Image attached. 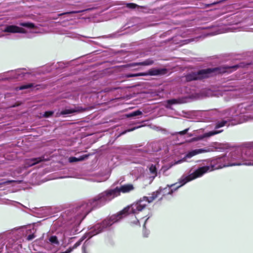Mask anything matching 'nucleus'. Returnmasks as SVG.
<instances>
[{
	"label": "nucleus",
	"mask_w": 253,
	"mask_h": 253,
	"mask_svg": "<svg viewBox=\"0 0 253 253\" xmlns=\"http://www.w3.org/2000/svg\"><path fill=\"white\" fill-rule=\"evenodd\" d=\"M126 7L128 8L134 9L136 7H138V5L133 3H126Z\"/></svg>",
	"instance_id": "c756f323"
},
{
	"label": "nucleus",
	"mask_w": 253,
	"mask_h": 253,
	"mask_svg": "<svg viewBox=\"0 0 253 253\" xmlns=\"http://www.w3.org/2000/svg\"><path fill=\"white\" fill-rule=\"evenodd\" d=\"M183 103L181 99H171L167 100V107L168 108H170V105L173 104H181Z\"/></svg>",
	"instance_id": "aec40b11"
},
{
	"label": "nucleus",
	"mask_w": 253,
	"mask_h": 253,
	"mask_svg": "<svg viewBox=\"0 0 253 253\" xmlns=\"http://www.w3.org/2000/svg\"><path fill=\"white\" fill-rule=\"evenodd\" d=\"M233 67H237V66H235Z\"/></svg>",
	"instance_id": "49530a36"
},
{
	"label": "nucleus",
	"mask_w": 253,
	"mask_h": 253,
	"mask_svg": "<svg viewBox=\"0 0 253 253\" xmlns=\"http://www.w3.org/2000/svg\"><path fill=\"white\" fill-rule=\"evenodd\" d=\"M193 180V179L190 172H189L188 175L184 174L178 179L177 182L171 185H168L166 187L164 188L160 187L159 189H162L160 194H162L163 196L172 195V193L178 188Z\"/></svg>",
	"instance_id": "6e6552de"
},
{
	"label": "nucleus",
	"mask_w": 253,
	"mask_h": 253,
	"mask_svg": "<svg viewBox=\"0 0 253 253\" xmlns=\"http://www.w3.org/2000/svg\"><path fill=\"white\" fill-rule=\"evenodd\" d=\"M251 107L241 104L229 107L221 111L216 110L217 115L223 119L215 124V129L205 133L203 135L191 139V141L202 140L222 132L223 130L220 127L227 125L228 122H234L235 124H242L253 121V114L251 112Z\"/></svg>",
	"instance_id": "7ed1b4c3"
},
{
	"label": "nucleus",
	"mask_w": 253,
	"mask_h": 253,
	"mask_svg": "<svg viewBox=\"0 0 253 253\" xmlns=\"http://www.w3.org/2000/svg\"><path fill=\"white\" fill-rule=\"evenodd\" d=\"M153 63V61L151 59H147L143 62H136L132 64L131 66H135L138 65L147 66L152 65Z\"/></svg>",
	"instance_id": "412c9836"
},
{
	"label": "nucleus",
	"mask_w": 253,
	"mask_h": 253,
	"mask_svg": "<svg viewBox=\"0 0 253 253\" xmlns=\"http://www.w3.org/2000/svg\"><path fill=\"white\" fill-rule=\"evenodd\" d=\"M158 144V143L157 142H155V143H152V146H153L154 145H157Z\"/></svg>",
	"instance_id": "79ce46f5"
},
{
	"label": "nucleus",
	"mask_w": 253,
	"mask_h": 253,
	"mask_svg": "<svg viewBox=\"0 0 253 253\" xmlns=\"http://www.w3.org/2000/svg\"><path fill=\"white\" fill-rule=\"evenodd\" d=\"M3 203L6 205H11L16 206L17 204H19L21 205V204L17 202L14 201H11L8 199L4 200L3 201Z\"/></svg>",
	"instance_id": "5701e85b"
},
{
	"label": "nucleus",
	"mask_w": 253,
	"mask_h": 253,
	"mask_svg": "<svg viewBox=\"0 0 253 253\" xmlns=\"http://www.w3.org/2000/svg\"><path fill=\"white\" fill-rule=\"evenodd\" d=\"M190 136H192L193 135L192 134H189Z\"/></svg>",
	"instance_id": "37998d69"
},
{
	"label": "nucleus",
	"mask_w": 253,
	"mask_h": 253,
	"mask_svg": "<svg viewBox=\"0 0 253 253\" xmlns=\"http://www.w3.org/2000/svg\"><path fill=\"white\" fill-rule=\"evenodd\" d=\"M115 190H117L119 194L118 196L120 195L121 193H128L134 190V187L131 184H127L122 185L120 187H116L114 188Z\"/></svg>",
	"instance_id": "f3484780"
},
{
	"label": "nucleus",
	"mask_w": 253,
	"mask_h": 253,
	"mask_svg": "<svg viewBox=\"0 0 253 253\" xmlns=\"http://www.w3.org/2000/svg\"><path fill=\"white\" fill-rule=\"evenodd\" d=\"M162 189H159L155 192H153L150 196H144L140 199L138 201L133 203L130 206L125 208L126 211L129 213H139L145 208L147 204L152 202L154 200L158 198L160 195Z\"/></svg>",
	"instance_id": "0eeeda50"
},
{
	"label": "nucleus",
	"mask_w": 253,
	"mask_h": 253,
	"mask_svg": "<svg viewBox=\"0 0 253 253\" xmlns=\"http://www.w3.org/2000/svg\"><path fill=\"white\" fill-rule=\"evenodd\" d=\"M167 73V70L166 69H157L152 68L148 71L147 72L139 73L136 74L128 73L126 74V77L127 78L136 77L139 76H159L164 75Z\"/></svg>",
	"instance_id": "ddd939ff"
},
{
	"label": "nucleus",
	"mask_w": 253,
	"mask_h": 253,
	"mask_svg": "<svg viewBox=\"0 0 253 253\" xmlns=\"http://www.w3.org/2000/svg\"><path fill=\"white\" fill-rule=\"evenodd\" d=\"M93 226H94L90 227L89 232L83 236L77 243L75 244V245L72 247H70L66 251L60 253H71L73 251V250L79 246L81 244L82 242L87 238L88 239L85 241L84 245L82 247V253H88V252L86 251V247L88 244V239L93 236V235H92L91 233V230Z\"/></svg>",
	"instance_id": "9b49d317"
},
{
	"label": "nucleus",
	"mask_w": 253,
	"mask_h": 253,
	"mask_svg": "<svg viewBox=\"0 0 253 253\" xmlns=\"http://www.w3.org/2000/svg\"><path fill=\"white\" fill-rule=\"evenodd\" d=\"M142 114V112L141 111L138 110L135 111L134 112H132L131 113L126 114V116L127 118H131V117H135L137 116L141 115Z\"/></svg>",
	"instance_id": "4be33fe9"
},
{
	"label": "nucleus",
	"mask_w": 253,
	"mask_h": 253,
	"mask_svg": "<svg viewBox=\"0 0 253 253\" xmlns=\"http://www.w3.org/2000/svg\"><path fill=\"white\" fill-rule=\"evenodd\" d=\"M168 169H167L166 167H163L161 169V171H163L164 172L165 170H166Z\"/></svg>",
	"instance_id": "58836bf2"
},
{
	"label": "nucleus",
	"mask_w": 253,
	"mask_h": 253,
	"mask_svg": "<svg viewBox=\"0 0 253 253\" xmlns=\"http://www.w3.org/2000/svg\"><path fill=\"white\" fill-rule=\"evenodd\" d=\"M84 111V109L81 107H75L74 108H65L59 113H57V116H66L75 113L81 112Z\"/></svg>",
	"instance_id": "2eb2a0df"
},
{
	"label": "nucleus",
	"mask_w": 253,
	"mask_h": 253,
	"mask_svg": "<svg viewBox=\"0 0 253 253\" xmlns=\"http://www.w3.org/2000/svg\"><path fill=\"white\" fill-rule=\"evenodd\" d=\"M140 126H138V127H134L130 129H129V130H126V131L122 133V134H124L125 132H127V131H133L134 130V129H135L136 128H139Z\"/></svg>",
	"instance_id": "e433bc0d"
},
{
	"label": "nucleus",
	"mask_w": 253,
	"mask_h": 253,
	"mask_svg": "<svg viewBox=\"0 0 253 253\" xmlns=\"http://www.w3.org/2000/svg\"><path fill=\"white\" fill-rule=\"evenodd\" d=\"M88 156H89V155L85 154V155H84L81 156L79 158H76V157H71L69 158V161L70 163H74V162H79V161H82L87 159L88 158Z\"/></svg>",
	"instance_id": "6ab92c4d"
},
{
	"label": "nucleus",
	"mask_w": 253,
	"mask_h": 253,
	"mask_svg": "<svg viewBox=\"0 0 253 253\" xmlns=\"http://www.w3.org/2000/svg\"><path fill=\"white\" fill-rule=\"evenodd\" d=\"M20 25L22 26L29 28H33L34 27V24L30 22H23L21 23Z\"/></svg>",
	"instance_id": "a878e982"
},
{
	"label": "nucleus",
	"mask_w": 253,
	"mask_h": 253,
	"mask_svg": "<svg viewBox=\"0 0 253 253\" xmlns=\"http://www.w3.org/2000/svg\"><path fill=\"white\" fill-rule=\"evenodd\" d=\"M118 192L114 188H109L87 201L83 202L71 210H66L61 215L64 223L72 225L73 233L79 231L78 226L86 216L92 210L99 208L118 196Z\"/></svg>",
	"instance_id": "f257e3e1"
},
{
	"label": "nucleus",
	"mask_w": 253,
	"mask_h": 253,
	"mask_svg": "<svg viewBox=\"0 0 253 253\" xmlns=\"http://www.w3.org/2000/svg\"><path fill=\"white\" fill-rule=\"evenodd\" d=\"M225 91H228V94H229L230 95H231L232 94V93L231 91H232V89H228L225 90Z\"/></svg>",
	"instance_id": "4c0bfd02"
},
{
	"label": "nucleus",
	"mask_w": 253,
	"mask_h": 253,
	"mask_svg": "<svg viewBox=\"0 0 253 253\" xmlns=\"http://www.w3.org/2000/svg\"><path fill=\"white\" fill-rule=\"evenodd\" d=\"M227 71L224 68H213L201 69L197 72H191L182 77V81L191 82L208 78L216 73H223Z\"/></svg>",
	"instance_id": "423d86ee"
},
{
	"label": "nucleus",
	"mask_w": 253,
	"mask_h": 253,
	"mask_svg": "<svg viewBox=\"0 0 253 253\" xmlns=\"http://www.w3.org/2000/svg\"><path fill=\"white\" fill-rule=\"evenodd\" d=\"M125 208L117 214H114L101 222L96 223L91 230L92 235H97L102 232L105 230L108 229L113 224L119 221L126 215H127L130 218V223L132 225H139L140 221L135 216V215L138 213H129L126 211H125Z\"/></svg>",
	"instance_id": "39448f33"
},
{
	"label": "nucleus",
	"mask_w": 253,
	"mask_h": 253,
	"mask_svg": "<svg viewBox=\"0 0 253 253\" xmlns=\"http://www.w3.org/2000/svg\"><path fill=\"white\" fill-rule=\"evenodd\" d=\"M28 232L26 228L21 227L0 236V253H20L21 245L18 240Z\"/></svg>",
	"instance_id": "20e7f679"
},
{
	"label": "nucleus",
	"mask_w": 253,
	"mask_h": 253,
	"mask_svg": "<svg viewBox=\"0 0 253 253\" xmlns=\"http://www.w3.org/2000/svg\"><path fill=\"white\" fill-rule=\"evenodd\" d=\"M43 161V159L42 157H39V158H32V159H29L24 162V166L22 168H19L15 170V171H13L10 174H9L10 175H11L12 177H15L17 176V174H20L22 172L23 169H26L29 167H32L36 164H37L39 163L40 162H41ZM9 175L8 173H4L2 176H5Z\"/></svg>",
	"instance_id": "1a4fd4ad"
},
{
	"label": "nucleus",
	"mask_w": 253,
	"mask_h": 253,
	"mask_svg": "<svg viewBox=\"0 0 253 253\" xmlns=\"http://www.w3.org/2000/svg\"><path fill=\"white\" fill-rule=\"evenodd\" d=\"M149 170L151 176L149 177V184L151 183L155 177L157 175V170L155 165H151L149 167Z\"/></svg>",
	"instance_id": "a211bd4d"
},
{
	"label": "nucleus",
	"mask_w": 253,
	"mask_h": 253,
	"mask_svg": "<svg viewBox=\"0 0 253 253\" xmlns=\"http://www.w3.org/2000/svg\"><path fill=\"white\" fill-rule=\"evenodd\" d=\"M209 166H203L189 172L193 180L202 176L205 173L224 167L235 166H253V148H238L222 156L211 160Z\"/></svg>",
	"instance_id": "f03ea898"
},
{
	"label": "nucleus",
	"mask_w": 253,
	"mask_h": 253,
	"mask_svg": "<svg viewBox=\"0 0 253 253\" xmlns=\"http://www.w3.org/2000/svg\"><path fill=\"white\" fill-rule=\"evenodd\" d=\"M117 33H114V34L110 35L109 36V38H115L117 37Z\"/></svg>",
	"instance_id": "c9c22d12"
},
{
	"label": "nucleus",
	"mask_w": 253,
	"mask_h": 253,
	"mask_svg": "<svg viewBox=\"0 0 253 253\" xmlns=\"http://www.w3.org/2000/svg\"><path fill=\"white\" fill-rule=\"evenodd\" d=\"M49 242L53 245H58L59 242L57 239V238L55 236H52L49 238Z\"/></svg>",
	"instance_id": "393cba45"
},
{
	"label": "nucleus",
	"mask_w": 253,
	"mask_h": 253,
	"mask_svg": "<svg viewBox=\"0 0 253 253\" xmlns=\"http://www.w3.org/2000/svg\"><path fill=\"white\" fill-rule=\"evenodd\" d=\"M65 234V235H68L67 232H66Z\"/></svg>",
	"instance_id": "c03bdc74"
},
{
	"label": "nucleus",
	"mask_w": 253,
	"mask_h": 253,
	"mask_svg": "<svg viewBox=\"0 0 253 253\" xmlns=\"http://www.w3.org/2000/svg\"><path fill=\"white\" fill-rule=\"evenodd\" d=\"M189 130V128H187L182 131H178V132H175V133H173V135H180L181 136L187 133L188 130Z\"/></svg>",
	"instance_id": "bb28decb"
},
{
	"label": "nucleus",
	"mask_w": 253,
	"mask_h": 253,
	"mask_svg": "<svg viewBox=\"0 0 253 253\" xmlns=\"http://www.w3.org/2000/svg\"><path fill=\"white\" fill-rule=\"evenodd\" d=\"M24 69H19L15 71H11V72H8L7 74L9 76V77L2 78L1 80H8L11 78L20 80L22 78L27 76L30 74L29 72H24Z\"/></svg>",
	"instance_id": "4468645a"
},
{
	"label": "nucleus",
	"mask_w": 253,
	"mask_h": 253,
	"mask_svg": "<svg viewBox=\"0 0 253 253\" xmlns=\"http://www.w3.org/2000/svg\"><path fill=\"white\" fill-rule=\"evenodd\" d=\"M69 37H71L72 38H76V36L75 34H73V35L72 36H69Z\"/></svg>",
	"instance_id": "a19ab883"
},
{
	"label": "nucleus",
	"mask_w": 253,
	"mask_h": 253,
	"mask_svg": "<svg viewBox=\"0 0 253 253\" xmlns=\"http://www.w3.org/2000/svg\"><path fill=\"white\" fill-rule=\"evenodd\" d=\"M34 86H35L34 84L29 83V84H24V85H22L20 86L19 87V89L20 90H23V89H28V88H31L32 87Z\"/></svg>",
	"instance_id": "b1692460"
},
{
	"label": "nucleus",
	"mask_w": 253,
	"mask_h": 253,
	"mask_svg": "<svg viewBox=\"0 0 253 253\" xmlns=\"http://www.w3.org/2000/svg\"><path fill=\"white\" fill-rule=\"evenodd\" d=\"M3 31L5 33H25V30L17 26L10 25H6Z\"/></svg>",
	"instance_id": "dca6fc26"
},
{
	"label": "nucleus",
	"mask_w": 253,
	"mask_h": 253,
	"mask_svg": "<svg viewBox=\"0 0 253 253\" xmlns=\"http://www.w3.org/2000/svg\"><path fill=\"white\" fill-rule=\"evenodd\" d=\"M53 111H46L43 114V117L44 118H48L51 116L53 114Z\"/></svg>",
	"instance_id": "cd10ccee"
},
{
	"label": "nucleus",
	"mask_w": 253,
	"mask_h": 253,
	"mask_svg": "<svg viewBox=\"0 0 253 253\" xmlns=\"http://www.w3.org/2000/svg\"><path fill=\"white\" fill-rule=\"evenodd\" d=\"M22 182V180H7L3 182L4 184H9L12 182H15L17 183H20Z\"/></svg>",
	"instance_id": "2f4dec72"
},
{
	"label": "nucleus",
	"mask_w": 253,
	"mask_h": 253,
	"mask_svg": "<svg viewBox=\"0 0 253 253\" xmlns=\"http://www.w3.org/2000/svg\"><path fill=\"white\" fill-rule=\"evenodd\" d=\"M214 151L213 148H201V149L192 150L191 151L188 152L183 158H182L180 160H179L177 161H175V162L174 163V164L172 165L179 164L182 163L184 162H185V161H186V160L187 159L191 158V157H192L196 155L201 154V153L210 152H211V151Z\"/></svg>",
	"instance_id": "f8f14e48"
},
{
	"label": "nucleus",
	"mask_w": 253,
	"mask_h": 253,
	"mask_svg": "<svg viewBox=\"0 0 253 253\" xmlns=\"http://www.w3.org/2000/svg\"><path fill=\"white\" fill-rule=\"evenodd\" d=\"M149 234V231H143V236L145 237H147Z\"/></svg>",
	"instance_id": "f704fd0d"
},
{
	"label": "nucleus",
	"mask_w": 253,
	"mask_h": 253,
	"mask_svg": "<svg viewBox=\"0 0 253 253\" xmlns=\"http://www.w3.org/2000/svg\"><path fill=\"white\" fill-rule=\"evenodd\" d=\"M229 21L228 25L230 26V27L225 28V30H223V29L221 27L218 28L216 31L211 34V35H214L224 32L236 31L237 29V27L234 26V25H237L242 22V20L240 19V17H239V15L233 16L230 18Z\"/></svg>",
	"instance_id": "9d476101"
},
{
	"label": "nucleus",
	"mask_w": 253,
	"mask_h": 253,
	"mask_svg": "<svg viewBox=\"0 0 253 253\" xmlns=\"http://www.w3.org/2000/svg\"><path fill=\"white\" fill-rule=\"evenodd\" d=\"M143 218H141L140 220L141 221V220H143Z\"/></svg>",
	"instance_id": "a18cd8bd"
},
{
	"label": "nucleus",
	"mask_w": 253,
	"mask_h": 253,
	"mask_svg": "<svg viewBox=\"0 0 253 253\" xmlns=\"http://www.w3.org/2000/svg\"><path fill=\"white\" fill-rule=\"evenodd\" d=\"M160 150H161V148H158L157 149H154V151H158Z\"/></svg>",
	"instance_id": "ea45409f"
},
{
	"label": "nucleus",
	"mask_w": 253,
	"mask_h": 253,
	"mask_svg": "<svg viewBox=\"0 0 253 253\" xmlns=\"http://www.w3.org/2000/svg\"><path fill=\"white\" fill-rule=\"evenodd\" d=\"M35 237H36V236L35 235L34 233H33L28 235L26 239L28 241H31L32 240H33V239H34Z\"/></svg>",
	"instance_id": "473e14b6"
},
{
	"label": "nucleus",
	"mask_w": 253,
	"mask_h": 253,
	"mask_svg": "<svg viewBox=\"0 0 253 253\" xmlns=\"http://www.w3.org/2000/svg\"><path fill=\"white\" fill-rule=\"evenodd\" d=\"M224 148V145L223 144H218L217 146L215 147V149L219 151H223Z\"/></svg>",
	"instance_id": "7c9ffc66"
},
{
	"label": "nucleus",
	"mask_w": 253,
	"mask_h": 253,
	"mask_svg": "<svg viewBox=\"0 0 253 253\" xmlns=\"http://www.w3.org/2000/svg\"><path fill=\"white\" fill-rule=\"evenodd\" d=\"M151 214H148L147 216H148L147 217V218L144 220V223L143 224V228H145V225H146V222L148 220V219L151 216Z\"/></svg>",
	"instance_id": "72a5a7b5"
},
{
	"label": "nucleus",
	"mask_w": 253,
	"mask_h": 253,
	"mask_svg": "<svg viewBox=\"0 0 253 253\" xmlns=\"http://www.w3.org/2000/svg\"><path fill=\"white\" fill-rule=\"evenodd\" d=\"M82 11H69V12H64V13L59 14L58 16H60L63 15L73 14V13H78L81 12Z\"/></svg>",
	"instance_id": "c85d7f7f"
}]
</instances>
